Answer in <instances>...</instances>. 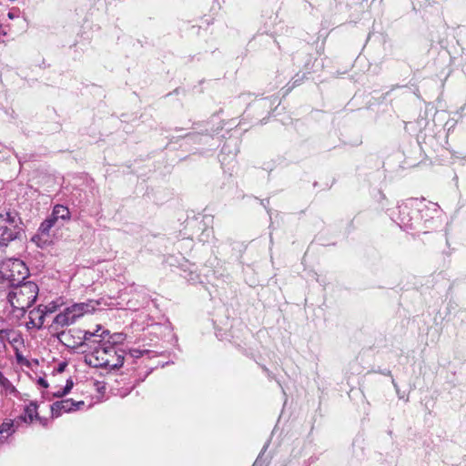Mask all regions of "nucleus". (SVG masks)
Instances as JSON below:
<instances>
[{
  "label": "nucleus",
  "mask_w": 466,
  "mask_h": 466,
  "mask_svg": "<svg viewBox=\"0 0 466 466\" xmlns=\"http://www.w3.org/2000/svg\"><path fill=\"white\" fill-rule=\"evenodd\" d=\"M19 10L18 9H12L8 12L7 16L9 19H15L19 16Z\"/></svg>",
  "instance_id": "b1692460"
},
{
  "label": "nucleus",
  "mask_w": 466,
  "mask_h": 466,
  "mask_svg": "<svg viewBox=\"0 0 466 466\" xmlns=\"http://www.w3.org/2000/svg\"><path fill=\"white\" fill-rule=\"evenodd\" d=\"M20 425L16 424L15 420H5L0 424V443L7 441L8 438L12 436Z\"/></svg>",
  "instance_id": "f8f14e48"
},
{
  "label": "nucleus",
  "mask_w": 466,
  "mask_h": 466,
  "mask_svg": "<svg viewBox=\"0 0 466 466\" xmlns=\"http://www.w3.org/2000/svg\"><path fill=\"white\" fill-rule=\"evenodd\" d=\"M116 340L108 344L104 343L103 349H98L94 355L86 357V362L96 368H106L109 370H116L123 366L125 360V351L115 347Z\"/></svg>",
  "instance_id": "f03ea898"
},
{
  "label": "nucleus",
  "mask_w": 466,
  "mask_h": 466,
  "mask_svg": "<svg viewBox=\"0 0 466 466\" xmlns=\"http://www.w3.org/2000/svg\"><path fill=\"white\" fill-rule=\"evenodd\" d=\"M384 375L391 376L390 370H387L383 372Z\"/></svg>",
  "instance_id": "2f4dec72"
},
{
  "label": "nucleus",
  "mask_w": 466,
  "mask_h": 466,
  "mask_svg": "<svg viewBox=\"0 0 466 466\" xmlns=\"http://www.w3.org/2000/svg\"><path fill=\"white\" fill-rule=\"evenodd\" d=\"M0 385L5 389L12 387L10 380L5 377L2 371H0Z\"/></svg>",
  "instance_id": "aec40b11"
},
{
  "label": "nucleus",
  "mask_w": 466,
  "mask_h": 466,
  "mask_svg": "<svg viewBox=\"0 0 466 466\" xmlns=\"http://www.w3.org/2000/svg\"><path fill=\"white\" fill-rule=\"evenodd\" d=\"M73 385H74V383H73L72 380H67L66 386L64 388H62V394H68L70 392V390H72Z\"/></svg>",
  "instance_id": "5701e85b"
},
{
  "label": "nucleus",
  "mask_w": 466,
  "mask_h": 466,
  "mask_svg": "<svg viewBox=\"0 0 466 466\" xmlns=\"http://www.w3.org/2000/svg\"><path fill=\"white\" fill-rule=\"evenodd\" d=\"M417 206H419L418 199H408L395 208L390 209V217L404 230L416 228L418 216L414 212Z\"/></svg>",
  "instance_id": "39448f33"
},
{
  "label": "nucleus",
  "mask_w": 466,
  "mask_h": 466,
  "mask_svg": "<svg viewBox=\"0 0 466 466\" xmlns=\"http://www.w3.org/2000/svg\"><path fill=\"white\" fill-rule=\"evenodd\" d=\"M266 202H267V204H268V199L262 200V201H261V204H262L264 207H266Z\"/></svg>",
  "instance_id": "7c9ffc66"
},
{
  "label": "nucleus",
  "mask_w": 466,
  "mask_h": 466,
  "mask_svg": "<svg viewBox=\"0 0 466 466\" xmlns=\"http://www.w3.org/2000/svg\"><path fill=\"white\" fill-rule=\"evenodd\" d=\"M35 323H36V321L35 319H29V321L26 323V326H27V328H30V327L36 328Z\"/></svg>",
  "instance_id": "cd10ccee"
},
{
  "label": "nucleus",
  "mask_w": 466,
  "mask_h": 466,
  "mask_svg": "<svg viewBox=\"0 0 466 466\" xmlns=\"http://www.w3.org/2000/svg\"><path fill=\"white\" fill-rule=\"evenodd\" d=\"M76 321L74 316H72L70 310L66 308L63 312L57 314L53 321V324L57 328H64L73 324Z\"/></svg>",
  "instance_id": "ddd939ff"
},
{
  "label": "nucleus",
  "mask_w": 466,
  "mask_h": 466,
  "mask_svg": "<svg viewBox=\"0 0 466 466\" xmlns=\"http://www.w3.org/2000/svg\"><path fill=\"white\" fill-rule=\"evenodd\" d=\"M91 336L92 335L88 333V330L73 328L61 331L58 333L57 337L67 348L81 349L84 348L85 341L90 342L89 339Z\"/></svg>",
  "instance_id": "423d86ee"
},
{
  "label": "nucleus",
  "mask_w": 466,
  "mask_h": 466,
  "mask_svg": "<svg viewBox=\"0 0 466 466\" xmlns=\"http://www.w3.org/2000/svg\"><path fill=\"white\" fill-rule=\"evenodd\" d=\"M414 214L418 216V221L424 220V222L427 223L431 219L440 217L441 208L437 203H425L423 200H420L419 206L416 207V211Z\"/></svg>",
  "instance_id": "0eeeda50"
},
{
  "label": "nucleus",
  "mask_w": 466,
  "mask_h": 466,
  "mask_svg": "<svg viewBox=\"0 0 466 466\" xmlns=\"http://www.w3.org/2000/svg\"><path fill=\"white\" fill-rule=\"evenodd\" d=\"M37 383L40 386H42L43 388H47L48 387V382L44 378H39L38 380H37Z\"/></svg>",
  "instance_id": "a878e982"
},
{
  "label": "nucleus",
  "mask_w": 466,
  "mask_h": 466,
  "mask_svg": "<svg viewBox=\"0 0 466 466\" xmlns=\"http://www.w3.org/2000/svg\"><path fill=\"white\" fill-rule=\"evenodd\" d=\"M85 405L83 400L75 401L72 399H65L55 401L51 405L52 417L57 418L65 412H71L79 410Z\"/></svg>",
  "instance_id": "1a4fd4ad"
},
{
  "label": "nucleus",
  "mask_w": 466,
  "mask_h": 466,
  "mask_svg": "<svg viewBox=\"0 0 466 466\" xmlns=\"http://www.w3.org/2000/svg\"><path fill=\"white\" fill-rule=\"evenodd\" d=\"M66 363L59 364L58 371H63L65 367H66Z\"/></svg>",
  "instance_id": "c85d7f7f"
},
{
  "label": "nucleus",
  "mask_w": 466,
  "mask_h": 466,
  "mask_svg": "<svg viewBox=\"0 0 466 466\" xmlns=\"http://www.w3.org/2000/svg\"><path fill=\"white\" fill-rule=\"evenodd\" d=\"M99 305L100 302L98 300L89 299L86 302L75 303L72 306L67 307V309L76 320L84 314L94 312Z\"/></svg>",
  "instance_id": "9d476101"
},
{
  "label": "nucleus",
  "mask_w": 466,
  "mask_h": 466,
  "mask_svg": "<svg viewBox=\"0 0 466 466\" xmlns=\"http://www.w3.org/2000/svg\"><path fill=\"white\" fill-rule=\"evenodd\" d=\"M56 222L58 219L63 221L68 220L70 218V211L68 208L63 205H56L53 208L52 214L50 216Z\"/></svg>",
  "instance_id": "4468645a"
},
{
  "label": "nucleus",
  "mask_w": 466,
  "mask_h": 466,
  "mask_svg": "<svg viewBox=\"0 0 466 466\" xmlns=\"http://www.w3.org/2000/svg\"><path fill=\"white\" fill-rule=\"evenodd\" d=\"M391 383L396 390L398 397L401 400H404L405 401H409V397L404 392L403 393L400 392L399 385L397 384V382L395 381V380L393 378L391 379Z\"/></svg>",
  "instance_id": "6ab92c4d"
},
{
  "label": "nucleus",
  "mask_w": 466,
  "mask_h": 466,
  "mask_svg": "<svg viewBox=\"0 0 466 466\" xmlns=\"http://www.w3.org/2000/svg\"><path fill=\"white\" fill-rule=\"evenodd\" d=\"M44 306L39 305L36 309H34L29 311V319L36 320L37 317L40 316V313L43 311Z\"/></svg>",
  "instance_id": "a211bd4d"
},
{
  "label": "nucleus",
  "mask_w": 466,
  "mask_h": 466,
  "mask_svg": "<svg viewBox=\"0 0 466 466\" xmlns=\"http://www.w3.org/2000/svg\"><path fill=\"white\" fill-rule=\"evenodd\" d=\"M38 292L37 284L31 280H25L2 291L12 308V313L17 319L24 317L27 309L33 306Z\"/></svg>",
  "instance_id": "f257e3e1"
},
{
  "label": "nucleus",
  "mask_w": 466,
  "mask_h": 466,
  "mask_svg": "<svg viewBox=\"0 0 466 466\" xmlns=\"http://www.w3.org/2000/svg\"><path fill=\"white\" fill-rule=\"evenodd\" d=\"M56 222L54 220V218L49 217L41 223L39 227V231L44 235H48L51 228H53L56 225Z\"/></svg>",
  "instance_id": "dca6fc26"
},
{
  "label": "nucleus",
  "mask_w": 466,
  "mask_h": 466,
  "mask_svg": "<svg viewBox=\"0 0 466 466\" xmlns=\"http://www.w3.org/2000/svg\"><path fill=\"white\" fill-rule=\"evenodd\" d=\"M54 397L56 398H62L66 396V394H62V389L57 390L56 392L53 393Z\"/></svg>",
  "instance_id": "bb28decb"
},
{
  "label": "nucleus",
  "mask_w": 466,
  "mask_h": 466,
  "mask_svg": "<svg viewBox=\"0 0 466 466\" xmlns=\"http://www.w3.org/2000/svg\"><path fill=\"white\" fill-rule=\"evenodd\" d=\"M38 238V237H36V236H35V237L32 238V240H33V241H35V238Z\"/></svg>",
  "instance_id": "473e14b6"
},
{
  "label": "nucleus",
  "mask_w": 466,
  "mask_h": 466,
  "mask_svg": "<svg viewBox=\"0 0 466 466\" xmlns=\"http://www.w3.org/2000/svg\"><path fill=\"white\" fill-rule=\"evenodd\" d=\"M15 357H16V360H17L18 363H20V364L27 363V360L18 351L15 352Z\"/></svg>",
  "instance_id": "393cba45"
},
{
  "label": "nucleus",
  "mask_w": 466,
  "mask_h": 466,
  "mask_svg": "<svg viewBox=\"0 0 466 466\" xmlns=\"http://www.w3.org/2000/svg\"><path fill=\"white\" fill-rule=\"evenodd\" d=\"M29 277V269L24 261L10 258L0 263V295L2 291L22 283Z\"/></svg>",
  "instance_id": "7ed1b4c3"
},
{
  "label": "nucleus",
  "mask_w": 466,
  "mask_h": 466,
  "mask_svg": "<svg viewBox=\"0 0 466 466\" xmlns=\"http://www.w3.org/2000/svg\"><path fill=\"white\" fill-rule=\"evenodd\" d=\"M268 444L266 443L263 447V451L260 452V454L258 455V457L257 458V460L255 461V462L253 463L252 466H263L264 465V461H262V455L264 453V451H266V449L268 448Z\"/></svg>",
  "instance_id": "412c9836"
},
{
  "label": "nucleus",
  "mask_w": 466,
  "mask_h": 466,
  "mask_svg": "<svg viewBox=\"0 0 466 466\" xmlns=\"http://www.w3.org/2000/svg\"><path fill=\"white\" fill-rule=\"evenodd\" d=\"M23 222L15 210H7L0 213V247L20 238L23 233Z\"/></svg>",
  "instance_id": "20e7f679"
},
{
  "label": "nucleus",
  "mask_w": 466,
  "mask_h": 466,
  "mask_svg": "<svg viewBox=\"0 0 466 466\" xmlns=\"http://www.w3.org/2000/svg\"><path fill=\"white\" fill-rule=\"evenodd\" d=\"M88 333L92 335L89 339L90 342L85 341L84 348H86V350L90 351V355H94L96 350L103 349L104 343L108 344V340L105 341V339L109 336V331L103 329L100 325L96 326L95 331H88ZM84 351H86V350Z\"/></svg>",
  "instance_id": "6e6552de"
},
{
  "label": "nucleus",
  "mask_w": 466,
  "mask_h": 466,
  "mask_svg": "<svg viewBox=\"0 0 466 466\" xmlns=\"http://www.w3.org/2000/svg\"><path fill=\"white\" fill-rule=\"evenodd\" d=\"M52 311H53L52 309H48L47 306H44L43 311L40 313V316H38L35 320L36 321V323H35L36 329H41L43 327L44 322H45L46 314L48 312H52Z\"/></svg>",
  "instance_id": "f3484780"
},
{
  "label": "nucleus",
  "mask_w": 466,
  "mask_h": 466,
  "mask_svg": "<svg viewBox=\"0 0 466 466\" xmlns=\"http://www.w3.org/2000/svg\"><path fill=\"white\" fill-rule=\"evenodd\" d=\"M34 419L40 420V417L37 412L36 402L31 401L25 407L24 414L17 416L15 420H16V424L21 426L23 423L30 424Z\"/></svg>",
  "instance_id": "9b49d317"
},
{
  "label": "nucleus",
  "mask_w": 466,
  "mask_h": 466,
  "mask_svg": "<svg viewBox=\"0 0 466 466\" xmlns=\"http://www.w3.org/2000/svg\"><path fill=\"white\" fill-rule=\"evenodd\" d=\"M263 370L267 373V375L271 378V372L268 370V369H267L266 367H263Z\"/></svg>",
  "instance_id": "c756f323"
},
{
  "label": "nucleus",
  "mask_w": 466,
  "mask_h": 466,
  "mask_svg": "<svg viewBox=\"0 0 466 466\" xmlns=\"http://www.w3.org/2000/svg\"><path fill=\"white\" fill-rule=\"evenodd\" d=\"M0 332L3 335L2 339L5 343L7 340L9 343L14 344L21 339L20 335L13 329H0Z\"/></svg>",
  "instance_id": "2eb2a0df"
},
{
  "label": "nucleus",
  "mask_w": 466,
  "mask_h": 466,
  "mask_svg": "<svg viewBox=\"0 0 466 466\" xmlns=\"http://www.w3.org/2000/svg\"><path fill=\"white\" fill-rule=\"evenodd\" d=\"M147 350H140L138 349H132L129 350V353H130L131 357L137 359V358H140L144 354V352H147Z\"/></svg>",
  "instance_id": "4be33fe9"
}]
</instances>
